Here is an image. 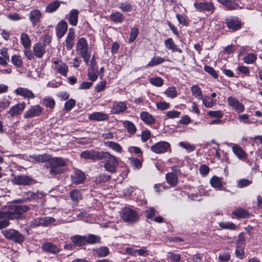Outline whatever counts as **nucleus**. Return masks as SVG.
<instances>
[{"label": "nucleus", "mask_w": 262, "mask_h": 262, "mask_svg": "<svg viewBox=\"0 0 262 262\" xmlns=\"http://www.w3.org/2000/svg\"><path fill=\"white\" fill-rule=\"evenodd\" d=\"M30 209L27 205H10L5 206L0 211V229L7 227L9 225L8 219L13 220L20 217V215L24 212H27Z\"/></svg>", "instance_id": "1"}, {"label": "nucleus", "mask_w": 262, "mask_h": 262, "mask_svg": "<svg viewBox=\"0 0 262 262\" xmlns=\"http://www.w3.org/2000/svg\"><path fill=\"white\" fill-rule=\"evenodd\" d=\"M67 165L66 160L61 157H54L51 158L48 163L45 164V166L50 168V173L54 177L57 174H61L64 172L62 167Z\"/></svg>", "instance_id": "2"}, {"label": "nucleus", "mask_w": 262, "mask_h": 262, "mask_svg": "<svg viewBox=\"0 0 262 262\" xmlns=\"http://www.w3.org/2000/svg\"><path fill=\"white\" fill-rule=\"evenodd\" d=\"M100 160L104 163V168L106 171L112 173L117 171L119 162L117 157L108 152L103 151Z\"/></svg>", "instance_id": "3"}, {"label": "nucleus", "mask_w": 262, "mask_h": 262, "mask_svg": "<svg viewBox=\"0 0 262 262\" xmlns=\"http://www.w3.org/2000/svg\"><path fill=\"white\" fill-rule=\"evenodd\" d=\"M121 218L126 223L134 224L139 220L140 215L135 210L125 208L121 211Z\"/></svg>", "instance_id": "4"}, {"label": "nucleus", "mask_w": 262, "mask_h": 262, "mask_svg": "<svg viewBox=\"0 0 262 262\" xmlns=\"http://www.w3.org/2000/svg\"><path fill=\"white\" fill-rule=\"evenodd\" d=\"M2 232L6 238L16 243L21 244L24 241V236L15 229H6L3 230Z\"/></svg>", "instance_id": "5"}, {"label": "nucleus", "mask_w": 262, "mask_h": 262, "mask_svg": "<svg viewBox=\"0 0 262 262\" xmlns=\"http://www.w3.org/2000/svg\"><path fill=\"white\" fill-rule=\"evenodd\" d=\"M170 144L169 142L161 141L155 143L150 147V150L157 154H162L171 151Z\"/></svg>", "instance_id": "6"}, {"label": "nucleus", "mask_w": 262, "mask_h": 262, "mask_svg": "<svg viewBox=\"0 0 262 262\" xmlns=\"http://www.w3.org/2000/svg\"><path fill=\"white\" fill-rule=\"evenodd\" d=\"M193 5L196 10L200 12H207L210 14H212L215 9V7L211 2H196Z\"/></svg>", "instance_id": "7"}, {"label": "nucleus", "mask_w": 262, "mask_h": 262, "mask_svg": "<svg viewBox=\"0 0 262 262\" xmlns=\"http://www.w3.org/2000/svg\"><path fill=\"white\" fill-rule=\"evenodd\" d=\"M102 152L94 150H86L81 152L80 156L81 158L84 159L98 161L100 160Z\"/></svg>", "instance_id": "8"}, {"label": "nucleus", "mask_w": 262, "mask_h": 262, "mask_svg": "<svg viewBox=\"0 0 262 262\" xmlns=\"http://www.w3.org/2000/svg\"><path fill=\"white\" fill-rule=\"evenodd\" d=\"M42 13L37 9L30 11L29 14V19L33 27L39 24L42 19Z\"/></svg>", "instance_id": "9"}, {"label": "nucleus", "mask_w": 262, "mask_h": 262, "mask_svg": "<svg viewBox=\"0 0 262 262\" xmlns=\"http://www.w3.org/2000/svg\"><path fill=\"white\" fill-rule=\"evenodd\" d=\"M228 105L237 113L244 112L245 107L242 103H241L236 98L230 96L227 98Z\"/></svg>", "instance_id": "10"}, {"label": "nucleus", "mask_w": 262, "mask_h": 262, "mask_svg": "<svg viewBox=\"0 0 262 262\" xmlns=\"http://www.w3.org/2000/svg\"><path fill=\"white\" fill-rule=\"evenodd\" d=\"M42 112V108L39 105L31 106L29 110L25 112V118H33L39 116Z\"/></svg>", "instance_id": "11"}, {"label": "nucleus", "mask_w": 262, "mask_h": 262, "mask_svg": "<svg viewBox=\"0 0 262 262\" xmlns=\"http://www.w3.org/2000/svg\"><path fill=\"white\" fill-rule=\"evenodd\" d=\"M126 104L123 101H113L111 107V112L114 114H119L125 112L127 109Z\"/></svg>", "instance_id": "12"}, {"label": "nucleus", "mask_w": 262, "mask_h": 262, "mask_svg": "<svg viewBox=\"0 0 262 262\" xmlns=\"http://www.w3.org/2000/svg\"><path fill=\"white\" fill-rule=\"evenodd\" d=\"M76 52L80 55L89 53L88 52V45L84 37H81L78 39L76 45Z\"/></svg>", "instance_id": "13"}, {"label": "nucleus", "mask_w": 262, "mask_h": 262, "mask_svg": "<svg viewBox=\"0 0 262 262\" xmlns=\"http://www.w3.org/2000/svg\"><path fill=\"white\" fill-rule=\"evenodd\" d=\"M14 93L16 95L20 96L24 98L34 99L35 98L33 93L25 88H18L14 91Z\"/></svg>", "instance_id": "14"}, {"label": "nucleus", "mask_w": 262, "mask_h": 262, "mask_svg": "<svg viewBox=\"0 0 262 262\" xmlns=\"http://www.w3.org/2000/svg\"><path fill=\"white\" fill-rule=\"evenodd\" d=\"M22 196L24 197V199L27 202L31 201L34 200L41 199L44 196V193L39 191H28L24 192Z\"/></svg>", "instance_id": "15"}, {"label": "nucleus", "mask_w": 262, "mask_h": 262, "mask_svg": "<svg viewBox=\"0 0 262 262\" xmlns=\"http://www.w3.org/2000/svg\"><path fill=\"white\" fill-rule=\"evenodd\" d=\"M85 179L84 173L80 170L76 169L71 176V180L73 183L79 184L83 183Z\"/></svg>", "instance_id": "16"}, {"label": "nucleus", "mask_w": 262, "mask_h": 262, "mask_svg": "<svg viewBox=\"0 0 262 262\" xmlns=\"http://www.w3.org/2000/svg\"><path fill=\"white\" fill-rule=\"evenodd\" d=\"M67 29L68 24L66 21L62 20L59 22L55 28L57 38H61L66 33Z\"/></svg>", "instance_id": "17"}, {"label": "nucleus", "mask_w": 262, "mask_h": 262, "mask_svg": "<svg viewBox=\"0 0 262 262\" xmlns=\"http://www.w3.org/2000/svg\"><path fill=\"white\" fill-rule=\"evenodd\" d=\"M13 182L15 184L28 185L32 183V179L28 176L24 175L17 176L14 177Z\"/></svg>", "instance_id": "18"}, {"label": "nucleus", "mask_w": 262, "mask_h": 262, "mask_svg": "<svg viewBox=\"0 0 262 262\" xmlns=\"http://www.w3.org/2000/svg\"><path fill=\"white\" fill-rule=\"evenodd\" d=\"M41 248L44 251L53 254H56L60 251V249L50 242L44 243L41 246Z\"/></svg>", "instance_id": "19"}, {"label": "nucleus", "mask_w": 262, "mask_h": 262, "mask_svg": "<svg viewBox=\"0 0 262 262\" xmlns=\"http://www.w3.org/2000/svg\"><path fill=\"white\" fill-rule=\"evenodd\" d=\"M55 65V68L58 72L62 76H66L68 72V67L61 60H54L53 61Z\"/></svg>", "instance_id": "20"}, {"label": "nucleus", "mask_w": 262, "mask_h": 262, "mask_svg": "<svg viewBox=\"0 0 262 262\" xmlns=\"http://www.w3.org/2000/svg\"><path fill=\"white\" fill-rule=\"evenodd\" d=\"M25 106V103L17 104L9 110L8 113L11 117H14L15 116L19 115L24 111Z\"/></svg>", "instance_id": "21"}, {"label": "nucleus", "mask_w": 262, "mask_h": 262, "mask_svg": "<svg viewBox=\"0 0 262 262\" xmlns=\"http://www.w3.org/2000/svg\"><path fill=\"white\" fill-rule=\"evenodd\" d=\"M89 119L90 120L103 121L108 120L109 117L108 115L102 112H94L89 115Z\"/></svg>", "instance_id": "22"}, {"label": "nucleus", "mask_w": 262, "mask_h": 262, "mask_svg": "<svg viewBox=\"0 0 262 262\" xmlns=\"http://www.w3.org/2000/svg\"><path fill=\"white\" fill-rule=\"evenodd\" d=\"M75 32L73 29H70L66 40V48L67 50H70L74 43Z\"/></svg>", "instance_id": "23"}, {"label": "nucleus", "mask_w": 262, "mask_h": 262, "mask_svg": "<svg viewBox=\"0 0 262 262\" xmlns=\"http://www.w3.org/2000/svg\"><path fill=\"white\" fill-rule=\"evenodd\" d=\"M226 24L229 29L235 31L241 28V22L237 18H231L227 19Z\"/></svg>", "instance_id": "24"}, {"label": "nucleus", "mask_w": 262, "mask_h": 262, "mask_svg": "<svg viewBox=\"0 0 262 262\" xmlns=\"http://www.w3.org/2000/svg\"><path fill=\"white\" fill-rule=\"evenodd\" d=\"M164 45L167 49L171 50L172 52H178L179 53L182 52V50L174 43L172 38L166 39L164 41Z\"/></svg>", "instance_id": "25"}, {"label": "nucleus", "mask_w": 262, "mask_h": 262, "mask_svg": "<svg viewBox=\"0 0 262 262\" xmlns=\"http://www.w3.org/2000/svg\"><path fill=\"white\" fill-rule=\"evenodd\" d=\"M71 240L75 246H81L86 244L85 236L74 235L71 237Z\"/></svg>", "instance_id": "26"}, {"label": "nucleus", "mask_w": 262, "mask_h": 262, "mask_svg": "<svg viewBox=\"0 0 262 262\" xmlns=\"http://www.w3.org/2000/svg\"><path fill=\"white\" fill-rule=\"evenodd\" d=\"M79 11L77 9H73L70 12L69 22L73 26H76L78 22Z\"/></svg>", "instance_id": "27"}, {"label": "nucleus", "mask_w": 262, "mask_h": 262, "mask_svg": "<svg viewBox=\"0 0 262 262\" xmlns=\"http://www.w3.org/2000/svg\"><path fill=\"white\" fill-rule=\"evenodd\" d=\"M232 149L233 153L237 156V157L239 159L243 160L246 158V153L238 145H235L233 146Z\"/></svg>", "instance_id": "28"}, {"label": "nucleus", "mask_w": 262, "mask_h": 262, "mask_svg": "<svg viewBox=\"0 0 262 262\" xmlns=\"http://www.w3.org/2000/svg\"><path fill=\"white\" fill-rule=\"evenodd\" d=\"M166 179L167 183L172 187L176 186L178 182V178L173 172H168L166 174Z\"/></svg>", "instance_id": "29"}, {"label": "nucleus", "mask_w": 262, "mask_h": 262, "mask_svg": "<svg viewBox=\"0 0 262 262\" xmlns=\"http://www.w3.org/2000/svg\"><path fill=\"white\" fill-rule=\"evenodd\" d=\"M30 157L37 162H46V163H48L51 159L50 156L48 154L33 155L30 156Z\"/></svg>", "instance_id": "30"}, {"label": "nucleus", "mask_w": 262, "mask_h": 262, "mask_svg": "<svg viewBox=\"0 0 262 262\" xmlns=\"http://www.w3.org/2000/svg\"><path fill=\"white\" fill-rule=\"evenodd\" d=\"M33 52L37 57L41 58L46 53V50L43 46L36 43L33 47Z\"/></svg>", "instance_id": "31"}, {"label": "nucleus", "mask_w": 262, "mask_h": 262, "mask_svg": "<svg viewBox=\"0 0 262 262\" xmlns=\"http://www.w3.org/2000/svg\"><path fill=\"white\" fill-rule=\"evenodd\" d=\"M140 118L147 124H152L155 121L154 117L146 112H142L140 113Z\"/></svg>", "instance_id": "32"}, {"label": "nucleus", "mask_w": 262, "mask_h": 262, "mask_svg": "<svg viewBox=\"0 0 262 262\" xmlns=\"http://www.w3.org/2000/svg\"><path fill=\"white\" fill-rule=\"evenodd\" d=\"M211 185L217 190H221L223 184L221 179L217 176H213L210 180Z\"/></svg>", "instance_id": "33"}, {"label": "nucleus", "mask_w": 262, "mask_h": 262, "mask_svg": "<svg viewBox=\"0 0 262 262\" xmlns=\"http://www.w3.org/2000/svg\"><path fill=\"white\" fill-rule=\"evenodd\" d=\"M191 92L192 95L196 99L201 100L203 99V95L201 89L198 84H195L191 86Z\"/></svg>", "instance_id": "34"}, {"label": "nucleus", "mask_w": 262, "mask_h": 262, "mask_svg": "<svg viewBox=\"0 0 262 262\" xmlns=\"http://www.w3.org/2000/svg\"><path fill=\"white\" fill-rule=\"evenodd\" d=\"M222 5L226 6L229 10H233L237 8L238 5L234 0H217Z\"/></svg>", "instance_id": "35"}, {"label": "nucleus", "mask_w": 262, "mask_h": 262, "mask_svg": "<svg viewBox=\"0 0 262 262\" xmlns=\"http://www.w3.org/2000/svg\"><path fill=\"white\" fill-rule=\"evenodd\" d=\"M60 5V2L58 1H54L47 5L46 8V12L51 13L56 11Z\"/></svg>", "instance_id": "36"}, {"label": "nucleus", "mask_w": 262, "mask_h": 262, "mask_svg": "<svg viewBox=\"0 0 262 262\" xmlns=\"http://www.w3.org/2000/svg\"><path fill=\"white\" fill-rule=\"evenodd\" d=\"M21 42L26 49L29 48L31 45V41L28 35L25 33H23L20 36Z\"/></svg>", "instance_id": "37"}, {"label": "nucleus", "mask_w": 262, "mask_h": 262, "mask_svg": "<svg viewBox=\"0 0 262 262\" xmlns=\"http://www.w3.org/2000/svg\"><path fill=\"white\" fill-rule=\"evenodd\" d=\"M104 144L105 146L110 147L117 152L119 153L122 152L121 146L117 143L112 141H107L104 142Z\"/></svg>", "instance_id": "38"}, {"label": "nucleus", "mask_w": 262, "mask_h": 262, "mask_svg": "<svg viewBox=\"0 0 262 262\" xmlns=\"http://www.w3.org/2000/svg\"><path fill=\"white\" fill-rule=\"evenodd\" d=\"M165 59L161 57H154L147 64V67H152L162 63Z\"/></svg>", "instance_id": "39"}, {"label": "nucleus", "mask_w": 262, "mask_h": 262, "mask_svg": "<svg viewBox=\"0 0 262 262\" xmlns=\"http://www.w3.org/2000/svg\"><path fill=\"white\" fill-rule=\"evenodd\" d=\"M110 17L112 20L116 23H121L124 19L123 15L119 12L113 13L110 15Z\"/></svg>", "instance_id": "40"}, {"label": "nucleus", "mask_w": 262, "mask_h": 262, "mask_svg": "<svg viewBox=\"0 0 262 262\" xmlns=\"http://www.w3.org/2000/svg\"><path fill=\"white\" fill-rule=\"evenodd\" d=\"M232 213L236 216L241 218H246L249 216L248 212L241 208L234 210Z\"/></svg>", "instance_id": "41"}, {"label": "nucleus", "mask_w": 262, "mask_h": 262, "mask_svg": "<svg viewBox=\"0 0 262 262\" xmlns=\"http://www.w3.org/2000/svg\"><path fill=\"white\" fill-rule=\"evenodd\" d=\"M56 220L54 218L50 216L41 217V226H47L51 224H55Z\"/></svg>", "instance_id": "42"}, {"label": "nucleus", "mask_w": 262, "mask_h": 262, "mask_svg": "<svg viewBox=\"0 0 262 262\" xmlns=\"http://www.w3.org/2000/svg\"><path fill=\"white\" fill-rule=\"evenodd\" d=\"M124 127H125L128 133L134 134L136 132V127L134 124L129 121H125L123 123Z\"/></svg>", "instance_id": "43"}, {"label": "nucleus", "mask_w": 262, "mask_h": 262, "mask_svg": "<svg viewBox=\"0 0 262 262\" xmlns=\"http://www.w3.org/2000/svg\"><path fill=\"white\" fill-rule=\"evenodd\" d=\"M203 104L206 107H211L216 103V100L212 99L208 96L203 97V99H201Z\"/></svg>", "instance_id": "44"}, {"label": "nucleus", "mask_w": 262, "mask_h": 262, "mask_svg": "<svg viewBox=\"0 0 262 262\" xmlns=\"http://www.w3.org/2000/svg\"><path fill=\"white\" fill-rule=\"evenodd\" d=\"M86 244H94L100 242V237L94 234H89L86 236Z\"/></svg>", "instance_id": "45"}, {"label": "nucleus", "mask_w": 262, "mask_h": 262, "mask_svg": "<svg viewBox=\"0 0 262 262\" xmlns=\"http://www.w3.org/2000/svg\"><path fill=\"white\" fill-rule=\"evenodd\" d=\"M43 104L47 107L53 108L55 105V102L52 97L47 96L43 99Z\"/></svg>", "instance_id": "46"}, {"label": "nucleus", "mask_w": 262, "mask_h": 262, "mask_svg": "<svg viewBox=\"0 0 262 262\" xmlns=\"http://www.w3.org/2000/svg\"><path fill=\"white\" fill-rule=\"evenodd\" d=\"M164 94L166 95L167 97L171 99L176 98L178 95L176 89L173 86L168 88L164 92Z\"/></svg>", "instance_id": "47"}, {"label": "nucleus", "mask_w": 262, "mask_h": 262, "mask_svg": "<svg viewBox=\"0 0 262 262\" xmlns=\"http://www.w3.org/2000/svg\"><path fill=\"white\" fill-rule=\"evenodd\" d=\"M109 254L108 249L106 247H102L97 249L96 251V255L99 257H105Z\"/></svg>", "instance_id": "48"}, {"label": "nucleus", "mask_w": 262, "mask_h": 262, "mask_svg": "<svg viewBox=\"0 0 262 262\" xmlns=\"http://www.w3.org/2000/svg\"><path fill=\"white\" fill-rule=\"evenodd\" d=\"M167 258L172 262H179L181 258V255L172 252H169L167 254Z\"/></svg>", "instance_id": "49"}, {"label": "nucleus", "mask_w": 262, "mask_h": 262, "mask_svg": "<svg viewBox=\"0 0 262 262\" xmlns=\"http://www.w3.org/2000/svg\"><path fill=\"white\" fill-rule=\"evenodd\" d=\"M219 226L223 229L234 230L236 229V226L232 222H222L219 223Z\"/></svg>", "instance_id": "50"}, {"label": "nucleus", "mask_w": 262, "mask_h": 262, "mask_svg": "<svg viewBox=\"0 0 262 262\" xmlns=\"http://www.w3.org/2000/svg\"><path fill=\"white\" fill-rule=\"evenodd\" d=\"M256 59V55L254 53H249L244 57L243 60L246 63L251 64L255 62Z\"/></svg>", "instance_id": "51"}, {"label": "nucleus", "mask_w": 262, "mask_h": 262, "mask_svg": "<svg viewBox=\"0 0 262 262\" xmlns=\"http://www.w3.org/2000/svg\"><path fill=\"white\" fill-rule=\"evenodd\" d=\"M111 179V176L106 173H102L96 178L95 182L96 183L99 184L108 181Z\"/></svg>", "instance_id": "52"}, {"label": "nucleus", "mask_w": 262, "mask_h": 262, "mask_svg": "<svg viewBox=\"0 0 262 262\" xmlns=\"http://www.w3.org/2000/svg\"><path fill=\"white\" fill-rule=\"evenodd\" d=\"M71 200L75 203H77L81 199V195L79 191L73 190L70 192Z\"/></svg>", "instance_id": "53"}, {"label": "nucleus", "mask_w": 262, "mask_h": 262, "mask_svg": "<svg viewBox=\"0 0 262 262\" xmlns=\"http://www.w3.org/2000/svg\"><path fill=\"white\" fill-rule=\"evenodd\" d=\"M149 82L155 86L160 87L163 84V80L159 77H153L150 78Z\"/></svg>", "instance_id": "54"}, {"label": "nucleus", "mask_w": 262, "mask_h": 262, "mask_svg": "<svg viewBox=\"0 0 262 262\" xmlns=\"http://www.w3.org/2000/svg\"><path fill=\"white\" fill-rule=\"evenodd\" d=\"M88 76L89 79L92 81H95L98 77V71L95 69L91 68L89 70Z\"/></svg>", "instance_id": "55"}, {"label": "nucleus", "mask_w": 262, "mask_h": 262, "mask_svg": "<svg viewBox=\"0 0 262 262\" xmlns=\"http://www.w3.org/2000/svg\"><path fill=\"white\" fill-rule=\"evenodd\" d=\"M118 7L124 12H130L132 10V6L127 2L119 3Z\"/></svg>", "instance_id": "56"}, {"label": "nucleus", "mask_w": 262, "mask_h": 262, "mask_svg": "<svg viewBox=\"0 0 262 262\" xmlns=\"http://www.w3.org/2000/svg\"><path fill=\"white\" fill-rule=\"evenodd\" d=\"M11 60L13 64L17 67H20L23 64V62L21 60V58L19 55H13L12 57Z\"/></svg>", "instance_id": "57"}, {"label": "nucleus", "mask_w": 262, "mask_h": 262, "mask_svg": "<svg viewBox=\"0 0 262 262\" xmlns=\"http://www.w3.org/2000/svg\"><path fill=\"white\" fill-rule=\"evenodd\" d=\"M139 34V29L137 27H134L132 29L130 35L129 41L132 42L136 39Z\"/></svg>", "instance_id": "58"}, {"label": "nucleus", "mask_w": 262, "mask_h": 262, "mask_svg": "<svg viewBox=\"0 0 262 262\" xmlns=\"http://www.w3.org/2000/svg\"><path fill=\"white\" fill-rule=\"evenodd\" d=\"M131 165L135 168L140 169L142 167L141 161L136 158H132L129 159Z\"/></svg>", "instance_id": "59"}, {"label": "nucleus", "mask_w": 262, "mask_h": 262, "mask_svg": "<svg viewBox=\"0 0 262 262\" xmlns=\"http://www.w3.org/2000/svg\"><path fill=\"white\" fill-rule=\"evenodd\" d=\"M180 146L185 149L188 151H192L194 150L195 146L187 142H180L179 143Z\"/></svg>", "instance_id": "60"}, {"label": "nucleus", "mask_w": 262, "mask_h": 262, "mask_svg": "<svg viewBox=\"0 0 262 262\" xmlns=\"http://www.w3.org/2000/svg\"><path fill=\"white\" fill-rule=\"evenodd\" d=\"M146 217L147 219H151L156 214V211L154 208L149 207L145 211Z\"/></svg>", "instance_id": "61"}, {"label": "nucleus", "mask_w": 262, "mask_h": 262, "mask_svg": "<svg viewBox=\"0 0 262 262\" xmlns=\"http://www.w3.org/2000/svg\"><path fill=\"white\" fill-rule=\"evenodd\" d=\"M76 101L73 99H70L69 100L67 101L64 104V108L67 111H70L75 105Z\"/></svg>", "instance_id": "62"}, {"label": "nucleus", "mask_w": 262, "mask_h": 262, "mask_svg": "<svg viewBox=\"0 0 262 262\" xmlns=\"http://www.w3.org/2000/svg\"><path fill=\"white\" fill-rule=\"evenodd\" d=\"M204 70L210 74L213 78H216L217 77V74L212 67L208 66H205L204 67Z\"/></svg>", "instance_id": "63"}, {"label": "nucleus", "mask_w": 262, "mask_h": 262, "mask_svg": "<svg viewBox=\"0 0 262 262\" xmlns=\"http://www.w3.org/2000/svg\"><path fill=\"white\" fill-rule=\"evenodd\" d=\"M208 115L212 117H214L216 118H221L223 117V114L222 111H210L208 112Z\"/></svg>", "instance_id": "64"}]
</instances>
